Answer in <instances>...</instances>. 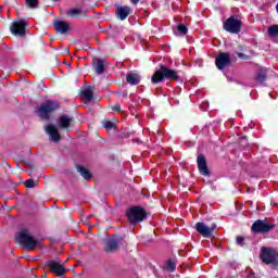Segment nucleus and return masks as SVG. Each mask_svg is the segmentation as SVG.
<instances>
[{
    "instance_id": "nucleus-20",
    "label": "nucleus",
    "mask_w": 278,
    "mask_h": 278,
    "mask_svg": "<svg viewBox=\"0 0 278 278\" xmlns=\"http://www.w3.org/2000/svg\"><path fill=\"white\" fill-rule=\"evenodd\" d=\"M92 68L97 75H103L105 73V62L101 59H94L92 61Z\"/></svg>"
},
{
    "instance_id": "nucleus-21",
    "label": "nucleus",
    "mask_w": 278,
    "mask_h": 278,
    "mask_svg": "<svg viewBox=\"0 0 278 278\" xmlns=\"http://www.w3.org/2000/svg\"><path fill=\"white\" fill-rule=\"evenodd\" d=\"M126 81L129 86H138L140 84V75L134 72H129L126 75Z\"/></svg>"
},
{
    "instance_id": "nucleus-8",
    "label": "nucleus",
    "mask_w": 278,
    "mask_h": 278,
    "mask_svg": "<svg viewBox=\"0 0 278 278\" xmlns=\"http://www.w3.org/2000/svg\"><path fill=\"white\" fill-rule=\"evenodd\" d=\"M224 29L225 31H228V34H240V30L242 29V21L232 15L224 22Z\"/></svg>"
},
{
    "instance_id": "nucleus-5",
    "label": "nucleus",
    "mask_w": 278,
    "mask_h": 278,
    "mask_svg": "<svg viewBox=\"0 0 278 278\" xmlns=\"http://www.w3.org/2000/svg\"><path fill=\"white\" fill-rule=\"evenodd\" d=\"M29 23L25 20H17L10 24V31L15 38H25L27 36V27Z\"/></svg>"
},
{
    "instance_id": "nucleus-13",
    "label": "nucleus",
    "mask_w": 278,
    "mask_h": 278,
    "mask_svg": "<svg viewBox=\"0 0 278 278\" xmlns=\"http://www.w3.org/2000/svg\"><path fill=\"white\" fill-rule=\"evenodd\" d=\"M122 240L123 238L121 237H113L106 239L103 248L104 253H116V251H118V247H121Z\"/></svg>"
},
{
    "instance_id": "nucleus-23",
    "label": "nucleus",
    "mask_w": 278,
    "mask_h": 278,
    "mask_svg": "<svg viewBox=\"0 0 278 278\" xmlns=\"http://www.w3.org/2000/svg\"><path fill=\"white\" fill-rule=\"evenodd\" d=\"M255 79H256V81H258V84H264V81H266V79H268L266 70H262V68L258 70Z\"/></svg>"
},
{
    "instance_id": "nucleus-27",
    "label": "nucleus",
    "mask_w": 278,
    "mask_h": 278,
    "mask_svg": "<svg viewBox=\"0 0 278 278\" xmlns=\"http://www.w3.org/2000/svg\"><path fill=\"white\" fill-rule=\"evenodd\" d=\"M103 127L106 129V131H110L116 127V124L112 121H106L104 122Z\"/></svg>"
},
{
    "instance_id": "nucleus-11",
    "label": "nucleus",
    "mask_w": 278,
    "mask_h": 278,
    "mask_svg": "<svg viewBox=\"0 0 278 278\" xmlns=\"http://www.w3.org/2000/svg\"><path fill=\"white\" fill-rule=\"evenodd\" d=\"M198 170L203 177H212V172L207 166V159L203 154H199L197 159Z\"/></svg>"
},
{
    "instance_id": "nucleus-10",
    "label": "nucleus",
    "mask_w": 278,
    "mask_h": 278,
    "mask_svg": "<svg viewBox=\"0 0 278 278\" xmlns=\"http://www.w3.org/2000/svg\"><path fill=\"white\" fill-rule=\"evenodd\" d=\"M231 64V56L227 52H219L218 55L215 58V66L218 71H224Z\"/></svg>"
},
{
    "instance_id": "nucleus-2",
    "label": "nucleus",
    "mask_w": 278,
    "mask_h": 278,
    "mask_svg": "<svg viewBox=\"0 0 278 278\" xmlns=\"http://www.w3.org/2000/svg\"><path fill=\"white\" fill-rule=\"evenodd\" d=\"M15 240L21 247H25L26 251H34L35 249H38V247H42L40 241L36 240V238L29 233L27 228L20 230Z\"/></svg>"
},
{
    "instance_id": "nucleus-14",
    "label": "nucleus",
    "mask_w": 278,
    "mask_h": 278,
    "mask_svg": "<svg viewBox=\"0 0 278 278\" xmlns=\"http://www.w3.org/2000/svg\"><path fill=\"white\" fill-rule=\"evenodd\" d=\"M115 8H116L115 16L119 21H126L127 16H129V14H131V8H129L127 5L121 7V5L116 4Z\"/></svg>"
},
{
    "instance_id": "nucleus-12",
    "label": "nucleus",
    "mask_w": 278,
    "mask_h": 278,
    "mask_svg": "<svg viewBox=\"0 0 278 278\" xmlns=\"http://www.w3.org/2000/svg\"><path fill=\"white\" fill-rule=\"evenodd\" d=\"M195 231L200 233L203 238H212V233H214V229H216V225L213 224L212 227H208L203 222H198L194 226Z\"/></svg>"
},
{
    "instance_id": "nucleus-28",
    "label": "nucleus",
    "mask_w": 278,
    "mask_h": 278,
    "mask_svg": "<svg viewBox=\"0 0 278 278\" xmlns=\"http://www.w3.org/2000/svg\"><path fill=\"white\" fill-rule=\"evenodd\" d=\"M26 5L31 10H36L38 8V0H26Z\"/></svg>"
},
{
    "instance_id": "nucleus-15",
    "label": "nucleus",
    "mask_w": 278,
    "mask_h": 278,
    "mask_svg": "<svg viewBox=\"0 0 278 278\" xmlns=\"http://www.w3.org/2000/svg\"><path fill=\"white\" fill-rule=\"evenodd\" d=\"M72 124H73V117L68 115H61L58 119L59 129H65V131H71Z\"/></svg>"
},
{
    "instance_id": "nucleus-34",
    "label": "nucleus",
    "mask_w": 278,
    "mask_h": 278,
    "mask_svg": "<svg viewBox=\"0 0 278 278\" xmlns=\"http://www.w3.org/2000/svg\"><path fill=\"white\" fill-rule=\"evenodd\" d=\"M130 1H131V3H134V5L140 3V0H130Z\"/></svg>"
},
{
    "instance_id": "nucleus-32",
    "label": "nucleus",
    "mask_w": 278,
    "mask_h": 278,
    "mask_svg": "<svg viewBox=\"0 0 278 278\" xmlns=\"http://www.w3.org/2000/svg\"><path fill=\"white\" fill-rule=\"evenodd\" d=\"M113 112H121V104L116 103L115 105L112 106Z\"/></svg>"
},
{
    "instance_id": "nucleus-7",
    "label": "nucleus",
    "mask_w": 278,
    "mask_h": 278,
    "mask_svg": "<svg viewBox=\"0 0 278 278\" xmlns=\"http://www.w3.org/2000/svg\"><path fill=\"white\" fill-rule=\"evenodd\" d=\"M277 226L269 224L268 219H257L252 224V233H269Z\"/></svg>"
},
{
    "instance_id": "nucleus-29",
    "label": "nucleus",
    "mask_w": 278,
    "mask_h": 278,
    "mask_svg": "<svg viewBox=\"0 0 278 278\" xmlns=\"http://www.w3.org/2000/svg\"><path fill=\"white\" fill-rule=\"evenodd\" d=\"M25 188H36V181L31 178L25 180L24 182Z\"/></svg>"
},
{
    "instance_id": "nucleus-4",
    "label": "nucleus",
    "mask_w": 278,
    "mask_h": 278,
    "mask_svg": "<svg viewBox=\"0 0 278 278\" xmlns=\"http://www.w3.org/2000/svg\"><path fill=\"white\" fill-rule=\"evenodd\" d=\"M126 216L130 225H136L147 218V210L142 208V206H132L126 211Z\"/></svg>"
},
{
    "instance_id": "nucleus-6",
    "label": "nucleus",
    "mask_w": 278,
    "mask_h": 278,
    "mask_svg": "<svg viewBox=\"0 0 278 278\" xmlns=\"http://www.w3.org/2000/svg\"><path fill=\"white\" fill-rule=\"evenodd\" d=\"M261 260L267 266H278V252L273 248H262Z\"/></svg>"
},
{
    "instance_id": "nucleus-17",
    "label": "nucleus",
    "mask_w": 278,
    "mask_h": 278,
    "mask_svg": "<svg viewBox=\"0 0 278 278\" xmlns=\"http://www.w3.org/2000/svg\"><path fill=\"white\" fill-rule=\"evenodd\" d=\"M65 16L67 18H83L84 16H86V11H84V9L81 8L75 7L70 10H66Z\"/></svg>"
},
{
    "instance_id": "nucleus-33",
    "label": "nucleus",
    "mask_w": 278,
    "mask_h": 278,
    "mask_svg": "<svg viewBox=\"0 0 278 278\" xmlns=\"http://www.w3.org/2000/svg\"><path fill=\"white\" fill-rule=\"evenodd\" d=\"M238 50H239V51H245V48H244V46L239 45V46H238Z\"/></svg>"
},
{
    "instance_id": "nucleus-26",
    "label": "nucleus",
    "mask_w": 278,
    "mask_h": 278,
    "mask_svg": "<svg viewBox=\"0 0 278 278\" xmlns=\"http://www.w3.org/2000/svg\"><path fill=\"white\" fill-rule=\"evenodd\" d=\"M177 31L181 35V36H186V34H188V26L185 24H179L177 26Z\"/></svg>"
},
{
    "instance_id": "nucleus-19",
    "label": "nucleus",
    "mask_w": 278,
    "mask_h": 278,
    "mask_svg": "<svg viewBox=\"0 0 278 278\" xmlns=\"http://www.w3.org/2000/svg\"><path fill=\"white\" fill-rule=\"evenodd\" d=\"M54 29L58 34H68L71 31V25L65 21H56L54 22Z\"/></svg>"
},
{
    "instance_id": "nucleus-22",
    "label": "nucleus",
    "mask_w": 278,
    "mask_h": 278,
    "mask_svg": "<svg viewBox=\"0 0 278 278\" xmlns=\"http://www.w3.org/2000/svg\"><path fill=\"white\" fill-rule=\"evenodd\" d=\"M76 170L79 173V175L83 176L87 181L92 179V173L88 170V168L81 166V165H76Z\"/></svg>"
},
{
    "instance_id": "nucleus-9",
    "label": "nucleus",
    "mask_w": 278,
    "mask_h": 278,
    "mask_svg": "<svg viewBox=\"0 0 278 278\" xmlns=\"http://www.w3.org/2000/svg\"><path fill=\"white\" fill-rule=\"evenodd\" d=\"M46 266L53 273V275H56V277H62L64 273H66V268L60 261L49 260L46 262Z\"/></svg>"
},
{
    "instance_id": "nucleus-30",
    "label": "nucleus",
    "mask_w": 278,
    "mask_h": 278,
    "mask_svg": "<svg viewBox=\"0 0 278 278\" xmlns=\"http://www.w3.org/2000/svg\"><path fill=\"white\" fill-rule=\"evenodd\" d=\"M236 241H237V244L239 245V247H244V242H245V239H244V237H242V236H238L237 238H236Z\"/></svg>"
},
{
    "instance_id": "nucleus-25",
    "label": "nucleus",
    "mask_w": 278,
    "mask_h": 278,
    "mask_svg": "<svg viewBox=\"0 0 278 278\" xmlns=\"http://www.w3.org/2000/svg\"><path fill=\"white\" fill-rule=\"evenodd\" d=\"M268 35L271 38H277L278 36V25H271L268 27Z\"/></svg>"
},
{
    "instance_id": "nucleus-18",
    "label": "nucleus",
    "mask_w": 278,
    "mask_h": 278,
    "mask_svg": "<svg viewBox=\"0 0 278 278\" xmlns=\"http://www.w3.org/2000/svg\"><path fill=\"white\" fill-rule=\"evenodd\" d=\"M79 94L80 97H83V99H85V101L90 103V101L94 99V87L92 86L84 87L80 90Z\"/></svg>"
},
{
    "instance_id": "nucleus-3",
    "label": "nucleus",
    "mask_w": 278,
    "mask_h": 278,
    "mask_svg": "<svg viewBox=\"0 0 278 278\" xmlns=\"http://www.w3.org/2000/svg\"><path fill=\"white\" fill-rule=\"evenodd\" d=\"M60 108V102L55 100H47L46 102L41 103L40 106L35 110V112L41 121H51V114H53V112H58Z\"/></svg>"
},
{
    "instance_id": "nucleus-16",
    "label": "nucleus",
    "mask_w": 278,
    "mask_h": 278,
    "mask_svg": "<svg viewBox=\"0 0 278 278\" xmlns=\"http://www.w3.org/2000/svg\"><path fill=\"white\" fill-rule=\"evenodd\" d=\"M46 134L50 135V139L52 140V142H60V140H62L60 131H58V128L53 126V124H49L46 126Z\"/></svg>"
},
{
    "instance_id": "nucleus-1",
    "label": "nucleus",
    "mask_w": 278,
    "mask_h": 278,
    "mask_svg": "<svg viewBox=\"0 0 278 278\" xmlns=\"http://www.w3.org/2000/svg\"><path fill=\"white\" fill-rule=\"evenodd\" d=\"M181 77L177 70H173L164 64H159L151 77V84L154 86L163 81H179Z\"/></svg>"
},
{
    "instance_id": "nucleus-31",
    "label": "nucleus",
    "mask_w": 278,
    "mask_h": 278,
    "mask_svg": "<svg viewBox=\"0 0 278 278\" xmlns=\"http://www.w3.org/2000/svg\"><path fill=\"white\" fill-rule=\"evenodd\" d=\"M237 55L239 60H251V55L244 54L242 52H237Z\"/></svg>"
},
{
    "instance_id": "nucleus-24",
    "label": "nucleus",
    "mask_w": 278,
    "mask_h": 278,
    "mask_svg": "<svg viewBox=\"0 0 278 278\" xmlns=\"http://www.w3.org/2000/svg\"><path fill=\"white\" fill-rule=\"evenodd\" d=\"M177 268V263L173 260H168L166 262V269L169 271V273H175Z\"/></svg>"
}]
</instances>
